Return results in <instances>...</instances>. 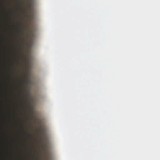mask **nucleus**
<instances>
[{
    "mask_svg": "<svg viewBox=\"0 0 160 160\" xmlns=\"http://www.w3.org/2000/svg\"><path fill=\"white\" fill-rule=\"evenodd\" d=\"M28 80L27 79H25L22 81V87H23L24 86L25 84H27L28 82Z\"/></svg>",
    "mask_w": 160,
    "mask_h": 160,
    "instance_id": "f257e3e1",
    "label": "nucleus"
},
{
    "mask_svg": "<svg viewBox=\"0 0 160 160\" xmlns=\"http://www.w3.org/2000/svg\"><path fill=\"white\" fill-rule=\"evenodd\" d=\"M18 25L17 26V29L18 30H20V32H21V33H22V32H23V28H20V27H19V23L18 22Z\"/></svg>",
    "mask_w": 160,
    "mask_h": 160,
    "instance_id": "f03ea898",
    "label": "nucleus"
},
{
    "mask_svg": "<svg viewBox=\"0 0 160 160\" xmlns=\"http://www.w3.org/2000/svg\"><path fill=\"white\" fill-rule=\"evenodd\" d=\"M32 5V3L31 1V0H30V2H29V5L30 7H31Z\"/></svg>",
    "mask_w": 160,
    "mask_h": 160,
    "instance_id": "7ed1b4c3",
    "label": "nucleus"
},
{
    "mask_svg": "<svg viewBox=\"0 0 160 160\" xmlns=\"http://www.w3.org/2000/svg\"><path fill=\"white\" fill-rule=\"evenodd\" d=\"M24 101L26 103H27V102H28V100H26V99L24 98Z\"/></svg>",
    "mask_w": 160,
    "mask_h": 160,
    "instance_id": "20e7f679",
    "label": "nucleus"
},
{
    "mask_svg": "<svg viewBox=\"0 0 160 160\" xmlns=\"http://www.w3.org/2000/svg\"><path fill=\"white\" fill-rule=\"evenodd\" d=\"M26 90L25 89H24L23 90V94H25V92Z\"/></svg>",
    "mask_w": 160,
    "mask_h": 160,
    "instance_id": "39448f33",
    "label": "nucleus"
},
{
    "mask_svg": "<svg viewBox=\"0 0 160 160\" xmlns=\"http://www.w3.org/2000/svg\"><path fill=\"white\" fill-rule=\"evenodd\" d=\"M27 118H28V119H30V118L29 117H27Z\"/></svg>",
    "mask_w": 160,
    "mask_h": 160,
    "instance_id": "423d86ee",
    "label": "nucleus"
},
{
    "mask_svg": "<svg viewBox=\"0 0 160 160\" xmlns=\"http://www.w3.org/2000/svg\"><path fill=\"white\" fill-rule=\"evenodd\" d=\"M32 35V34H31L30 35V37H31Z\"/></svg>",
    "mask_w": 160,
    "mask_h": 160,
    "instance_id": "0eeeda50",
    "label": "nucleus"
}]
</instances>
